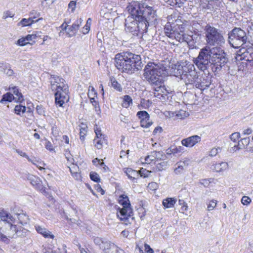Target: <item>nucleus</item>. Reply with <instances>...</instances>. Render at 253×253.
<instances>
[{
	"mask_svg": "<svg viewBox=\"0 0 253 253\" xmlns=\"http://www.w3.org/2000/svg\"><path fill=\"white\" fill-rule=\"evenodd\" d=\"M92 163L96 166L100 165L101 166H104V169H106V168L108 169V168L105 165L104 163L103 162L102 160L98 159V158L94 159L92 160Z\"/></svg>",
	"mask_w": 253,
	"mask_h": 253,
	"instance_id": "nucleus-51",
	"label": "nucleus"
},
{
	"mask_svg": "<svg viewBox=\"0 0 253 253\" xmlns=\"http://www.w3.org/2000/svg\"><path fill=\"white\" fill-rule=\"evenodd\" d=\"M9 89L12 93V94L14 95V100H15V101L21 102L24 100L21 93L19 91L18 89L16 87L14 86L9 88Z\"/></svg>",
	"mask_w": 253,
	"mask_h": 253,
	"instance_id": "nucleus-29",
	"label": "nucleus"
},
{
	"mask_svg": "<svg viewBox=\"0 0 253 253\" xmlns=\"http://www.w3.org/2000/svg\"><path fill=\"white\" fill-rule=\"evenodd\" d=\"M150 172V171L146 170V169H142L139 171V174L141 176L146 177L148 176Z\"/></svg>",
	"mask_w": 253,
	"mask_h": 253,
	"instance_id": "nucleus-63",
	"label": "nucleus"
},
{
	"mask_svg": "<svg viewBox=\"0 0 253 253\" xmlns=\"http://www.w3.org/2000/svg\"><path fill=\"white\" fill-rule=\"evenodd\" d=\"M119 202L123 207L119 209V211L117 213V216L121 220L124 221L126 224H127V222L131 223L134 219L132 216L133 211L127 196L122 195L119 197Z\"/></svg>",
	"mask_w": 253,
	"mask_h": 253,
	"instance_id": "nucleus-7",
	"label": "nucleus"
},
{
	"mask_svg": "<svg viewBox=\"0 0 253 253\" xmlns=\"http://www.w3.org/2000/svg\"><path fill=\"white\" fill-rule=\"evenodd\" d=\"M240 137V134L238 132H234V133H232L230 136V138L231 140H232V141H233L234 142H235L237 140H238V139H239Z\"/></svg>",
	"mask_w": 253,
	"mask_h": 253,
	"instance_id": "nucleus-53",
	"label": "nucleus"
},
{
	"mask_svg": "<svg viewBox=\"0 0 253 253\" xmlns=\"http://www.w3.org/2000/svg\"><path fill=\"white\" fill-rule=\"evenodd\" d=\"M94 243L98 245L100 247V248L102 249L104 253H105V249L106 248V245L109 243L110 244H114L113 243H111L110 241H107L105 239H102V238L99 237H95L93 239Z\"/></svg>",
	"mask_w": 253,
	"mask_h": 253,
	"instance_id": "nucleus-25",
	"label": "nucleus"
},
{
	"mask_svg": "<svg viewBox=\"0 0 253 253\" xmlns=\"http://www.w3.org/2000/svg\"><path fill=\"white\" fill-rule=\"evenodd\" d=\"M27 178L36 189L42 192H45V188L43 186L42 181L39 177L32 174H28Z\"/></svg>",
	"mask_w": 253,
	"mask_h": 253,
	"instance_id": "nucleus-14",
	"label": "nucleus"
},
{
	"mask_svg": "<svg viewBox=\"0 0 253 253\" xmlns=\"http://www.w3.org/2000/svg\"><path fill=\"white\" fill-rule=\"evenodd\" d=\"M181 22L179 21H176V24H173V26H175L177 28L178 31L180 32L184 33V31L185 30V25L183 24H180Z\"/></svg>",
	"mask_w": 253,
	"mask_h": 253,
	"instance_id": "nucleus-49",
	"label": "nucleus"
},
{
	"mask_svg": "<svg viewBox=\"0 0 253 253\" xmlns=\"http://www.w3.org/2000/svg\"><path fill=\"white\" fill-rule=\"evenodd\" d=\"M28 161L29 162L32 163L33 165H35L37 168H38L40 170H42L43 169V168L42 167V166H44L45 164L40 161L39 159H37L35 157H33V158H30L29 157L28 158Z\"/></svg>",
	"mask_w": 253,
	"mask_h": 253,
	"instance_id": "nucleus-32",
	"label": "nucleus"
},
{
	"mask_svg": "<svg viewBox=\"0 0 253 253\" xmlns=\"http://www.w3.org/2000/svg\"><path fill=\"white\" fill-rule=\"evenodd\" d=\"M210 52L211 57V69L218 73L228 61L226 54L220 47H210Z\"/></svg>",
	"mask_w": 253,
	"mask_h": 253,
	"instance_id": "nucleus-6",
	"label": "nucleus"
},
{
	"mask_svg": "<svg viewBox=\"0 0 253 253\" xmlns=\"http://www.w3.org/2000/svg\"><path fill=\"white\" fill-rule=\"evenodd\" d=\"M40 16V13L35 10H32L30 13V18L34 20L39 18Z\"/></svg>",
	"mask_w": 253,
	"mask_h": 253,
	"instance_id": "nucleus-55",
	"label": "nucleus"
},
{
	"mask_svg": "<svg viewBox=\"0 0 253 253\" xmlns=\"http://www.w3.org/2000/svg\"><path fill=\"white\" fill-rule=\"evenodd\" d=\"M106 248L105 249V253H126L115 244L109 243L106 245Z\"/></svg>",
	"mask_w": 253,
	"mask_h": 253,
	"instance_id": "nucleus-24",
	"label": "nucleus"
},
{
	"mask_svg": "<svg viewBox=\"0 0 253 253\" xmlns=\"http://www.w3.org/2000/svg\"><path fill=\"white\" fill-rule=\"evenodd\" d=\"M213 180L212 178L202 179L200 181V184L205 187H208Z\"/></svg>",
	"mask_w": 253,
	"mask_h": 253,
	"instance_id": "nucleus-54",
	"label": "nucleus"
},
{
	"mask_svg": "<svg viewBox=\"0 0 253 253\" xmlns=\"http://www.w3.org/2000/svg\"><path fill=\"white\" fill-rule=\"evenodd\" d=\"M128 12L138 16V20H143L148 24H155L157 20L156 11L151 6L138 1H132L127 6Z\"/></svg>",
	"mask_w": 253,
	"mask_h": 253,
	"instance_id": "nucleus-2",
	"label": "nucleus"
},
{
	"mask_svg": "<svg viewBox=\"0 0 253 253\" xmlns=\"http://www.w3.org/2000/svg\"><path fill=\"white\" fill-rule=\"evenodd\" d=\"M241 55L242 58L250 63H253V47L249 46L247 48L243 47L241 50Z\"/></svg>",
	"mask_w": 253,
	"mask_h": 253,
	"instance_id": "nucleus-19",
	"label": "nucleus"
},
{
	"mask_svg": "<svg viewBox=\"0 0 253 253\" xmlns=\"http://www.w3.org/2000/svg\"><path fill=\"white\" fill-rule=\"evenodd\" d=\"M201 140V138L200 136L195 135L182 139L181 143L183 146L187 147H192L200 142Z\"/></svg>",
	"mask_w": 253,
	"mask_h": 253,
	"instance_id": "nucleus-17",
	"label": "nucleus"
},
{
	"mask_svg": "<svg viewBox=\"0 0 253 253\" xmlns=\"http://www.w3.org/2000/svg\"><path fill=\"white\" fill-rule=\"evenodd\" d=\"M55 0H44L42 2V5L46 8H48Z\"/></svg>",
	"mask_w": 253,
	"mask_h": 253,
	"instance_id": "nucleus-58",
	"label": "nucleus"
},
{
	"mask_svg": "<svg viewBox=\"0 0 253 253\" xmlns=\"http://www.w3.org/2000/svg\"><path fill=\"white\" fill-rule=\"evenodd\" d=\"M195 95L190 92H186L184 93V100L187 104H192L193 103V99Z\"/></svg>",
	"mask_w": 253,
	"mask_h": 253,
	"instance_id": "nucleus-40",
	"label": "nucleus"
},
{
	"mask_svg": "<svg viewBox=\"0 0 253 253\" xmlns=\"http://www.w3.org/2000/svg\"><path fill=\"white\" fill-rule=\"evenodd\" d=\"M14 113L19 116H22L26 112V107L24 105H17L14 108Z\"/></svg>",
	"mask_w": 253,
	"mask_h": 253,
	"instance_id": "nucleus-41",
	"label": "nucleus"
},
{
	"mask_svg": "<svg viewBox=\"0 0 253 253\" xmlns=\"http://www.w3.org/2000/svg\"><path fill=\"white\" fill-rule=\"evenodd\" d=\"M35 227L36 231L39 234L42 235L44 238L50 239H53L54 238V236L51 234V232L44 227L38 225H35Z\"/></svg>",
	"mask_w": 253,
	"mask_h": 253,
	"instance_id": "nucleus-22",
	"label": "nucleus"
},
{
	"mask_svg": "<svg viewBox=\"0 0 253 253\" xmlns=\"http://www.w3.org/2000/svg\"><path fill=\"white\" fill-rule=\"evenodd\" d=\"M175 120L177 119H183L189 116V113L180 110L177 112H175Z\"/></svg>",
	"mask_w": 253,
	"mask_h": 253,
	"instance_id": "nucleus-39",
	"label": "nucleus"
},
{
	"mask_svg": "<svg viewBox=\"0 0 253 253\" xmlns=\"http://www.w3.org/2000/svg\"><path fill=\"white\" fill-rule=\"evenodd\" d=\"M51 88L55 93V103L62 106L68 100V86L64 79L55 76L50 78Z\"/></svg>",
	"mask_w": 253,
	"mask_h": 253,
	"instance_id": "nucleus-4",
	"label": "nucleus"
},
{
	"mask_svg": "<svg viewBox=\"0 0 253 253\" xmlns=\"http://www.w3.org/2000/svg\"><path fill=\"white\" fill-rule=\"evenodd\" d=\"M251 201V199L246 196H243L241 200V202L244 205H248Z\"/></svg>",
	"mask_w": 253,
	"mask_h": 253,
	"instance_id": "nucleus-60",
	"label": "nucleus"
},
{
	"mask_svg": "<svg viewBox=\"0 0 253 253\" xmlns=\"http://www.w3.org/2000/svg\"><path fill=\"white\" fill-rule=\"evenodd\" d=\"M83 20L81 18H80L77 20L76 22L73 24L71 27L68 28V31H67V34L68 35L69 37H72L75 35L76 33L78 30Z\"/></svg>",
	"mask_w": 253,
	"mask_h": 253,
	"instance_id": "nucleus-21",
	"label": "nucleus"
},
{
	"mask_svg": "<svg viewBox=\"0 0 253 253\" xmlns=\"http://www.w3.org/2000/svg\"><path fill=\"white\" fill-rule=\"evenodd\" d=\"M184 73L185 65L182 66L179 64L172 65L170 70V74L171 75L176 77H179L181 79H182Z\"/></svg>",
	"mask_w": 253,
	"mask_h": 253,
	"instance_id": "nucleus-18",
	"label": "nucleus"
},
{
	"mask_svg": "<svg viewBox=\"0 0 253 253\" xmlns=\"http://www.w3.org/2000/svg\"><path fill=\"white\" fill-rule=\"evenodd\" d=\"M204 30L206 41L210 45L221 46L225 43V40L218 29L207 25Z\"/></svg>",
	"mask_w": 253,
	"mask_h": 253,
	"instance_id": "nucleus-8",
	"label": "nucleus"
},
{
	"mask_svg": "<svg viewBox=\"0 0 253 253\" xmlns=\"http://www.w3.org/2000/svg\"><path fill=\"white\" fill-rule=\"evenodd\" d=\"M211 84V81L208 78V77H206V78L203 77H199L194 86H195V87L197 88H199L201 90H204L209 87Z\"/></svg>",
	"mask_w": 253,
	"mask_h": 253,
	"instance_id": "nucleus-16",
	"label": "nucleus"
},
{
	"mask_svg": "<svg viewBox=\"0 0 253 253\" xmlns=\"http://www.w3.org/2000/svg\"><path fill=\"white\" fill-rule=\"evenodd\" d=\"M28 43H29V42H27V39H26V37L19 39L16 43L17 45L19 46H24ZM30 44L31 43H30Z\"/></svg>",
	"mask_w": 253,
	"mask_h": 253,
	"instance_id": "nucleus-52",
	"label": "nucleus"
},
{
	"mask_svg": "<svg viewBox=\"0 0 253 253\" xmlns=\"http://www.w3.org/2000/svg\"><path fill=\"white\" fill-rule=\"evenodd\" d=\"M77 168H78L76 166H73L72 168H69L70 172L75 179L76 180H80L81 177L80 174L76 171H73V169H76Z\"/></svg>",
	"mask_w": 253,
	"mask_h": 253,
	"instance_id": "nucleus-43",
	"label": "nucleus"
},
{
	"mask_svg": "<svg viewBox=\"0 0 253 253\" xmlns=\"http://www.w3.org/2000/svg\"><path fill=\"white\" fill-rule=\"evenodd\" d=\"M132 103V99L130 96L126 95L124 96L123 101L122 104L123 107L127 108Z\"/></svg>",
	"mask_w": 253,
	"mask_h": 253,
	"instance_id": "nucleus-42",
	"label": "nucleus"
},
{
	"mask_svg": "<svg viewBox=\"0 0 253 253\" xmlns=\"http://www.w3.org/2000/svg\"><path fill=\"white\" fill-rule=\"evenodd\" d=\"M130 15L125 20V30L126 32L130 33L133 35H138V34H144L147 32L148 24L143 20H138V16L129 12Z\"/></svg>",
	"mask_w": 253,
	"mask_h": 253,
	"instance_id": "nucleus-5",
	"label": "nucleus"
},
{
	"mask_svg": "<svg viewBox=\"0 0 253 253\" xmlns=\"http://www.w3.org/2000/svg\"><path fill=\"white\" fill-rule=\"evenodd\" d=\"M250 142V139L249 137L242 138L240 140L238 141V144L235 145L234 147L236 148V150L245 149L249 144Z\"/></svg>",
	"mask_w": 253,
	"mask_h": 253,
	"instance_id": "nucleus-28",
	"label": "nucleus"
},
{
	"mask_svg": "<svg viewBox=\"0 0 253 253\" xmlns=\"http://www.w3.org/2000/svg\"><path fill=\"white\" fill-rule=\"evenodd\" d=\"M111 85L112 86L118 91H121L122 87L120 84H119L116 80H113L111 79Z\"/></svg>",
	"mask_w": 253,
	"mask_h": 253,
	"instance_id": "nucleus-50",
	"label": "nucleus"
},
{
	"mask_svg": "<svg viewBox=\"0 0 253 253\" xmlns=\"http://www.w3.org/2000/svg\"><path fill=\"white\" fill-rule=\"evenodd\" d=\"M217 201L212 200L210 201L207 206V210L209 211H212L216 206Z\"/></svg>",
	"mask_w": 253,
	"mask_h": 253,
	"instance_id": "nucleus-47",
	"label": "nucleus"
},
{
	"mask_svg": "<svg viewBox=\"0 0 253 253\" xmlns=\"http://www.w3.org/2000/svg\"><path fill=\"white\" fill-rule=\"evenodd\" d=\"M137 116L140 120V125L142 127L148 128L153 122L150 119L149 114L145 111H140L137 112Z\"/></svg>",
	"mask_w": 253,
	"mask_h": 253,
	"instance_id": "nucleus-13",
	"label": "nucleus"
},
{
	"mask_svg": "<svg viewBox=\"0 0 253 253\" xmlns=\"http://www.w3.org/2000/svg\"><path fill=\"white\" fill-rule=\"evenodd\" d=\"M3 232L6 234L9 240L11 239L16 238L23 235L22 231L18 229L16 225H13L11 223L8 224V226L5 228Z\"/></svg>",
	"mask_w": 253,
	"mask_h": 253,
	"instance_id": "nucleus-12",
	"label": "nucleus"
},
{
	"mask_svg": "<svg viewBox=\"0 0 253 253\" xmlns=\"http://www.w3.org/2000/svg\"><path fill=\"white\" fill-rule=\"evenodd\" d=\"M221 148L219 147L212 148L209 152V156L211 157L215 156L218 153L220 152Z\"/></svg>",
	"mask_w": 253,
	"mask_h": 253,
	"instance_id": "nucleus-45",
	"label": "nucleus"
},
{
	"mask_svg": "<svg viewBox=\"0 0 253 253\" xmlns=\"http://www.w3.org/2000/svg\"><path fill=\"white\" fill-rule=\"evenodd\" d=\"M17 217L19 223L21 225H25L28 223L29 218L27 215L25 213H19L17 214Z\"/></svg>",
	"mask_w": 253,
	"mask_h": 253,
	"instance_id": "nucleus-38",
	"label": "nucleus"
},
{
	"mask_svg": "<svg viewBox=\"0 0 253 253\" xmlns=\"http://www.w3.org/2000/svg\"><path fill=\"white\" fill-rule=\"evenodd\" d=\"M128 177L130 179H135L136 176H138V172L130 168H126L124 170Z\"/></svg>",
	"mask_w": 253,
	"mask_h": 253,
	"instance_id": "nucleus-35",
	"label": "nucleus"
},
{
	"mask_svg": "<svg viewBox=\"0 0 253 253\" xmlns=\"http://www.w3.org/2000/svg\"><path fill=\"white\" fill-rule=\"evenodd\" d=\"M247 36L246 32L241 28H235L228 34V42L230 45L237 48L246 43Z\"/></svg>",
	"mask_w": 253,
	"mask_h": 253,
	"instance_id": "nucleus-10",
	"label": "nucleus"
},
{
	"mask_svg": "<svg viewBox=\"0 0 253 253\" xmlns=\"http://www.w3.org/2000/svg\"><path fill=\"white\" fill-rule=\"evenodd\" d=\"M89 176L90 179L96 182H98L100 180V177L96 172L91 171L90 173Z\"/></svg>",
	"mask_w": 253,
	"mask_h": 253,
	"instance_id": "nucleus-46",
	"label": "nucleus"
},
{
	"mask_svg": "<svg viewBox=\"0 0 253 253\" xmlns=\"http://www.w3.org/2000/svg\"><path fill=\"white\" fill-rule=\"evenodd\" d=\"M0 217L1 220L6 221L9 224L14 221V217L3 209H0Z\"/></svg>",
	"mask_w": 253,
	"mask_h": 253,
	"instance_id": "nucleus-26",
	"label": "nucleus"
},
{
	"mask_svg": "<svg viewBox=\"0 0 253 253\" xmlns=\"http://www.w3.org/2000/svg\"><path fill=\"white\" fill-rule=\"evenodd\" d=\"M199 76L194 65L192 63H186L185 65V73L181 80H183L186 85L194 86Z\"/></svg>",
	"mask_w": 253,
	"mask_h": 253,
	"instance_id": "nucleus-11",
	"label": "nucleus"
},
{
	"mask_svg": "<svg viewBox=\"0 0 253 253\" xmlns=\"http://www.w3.org/2000/svg\"><path fill=\"white\" fill-rule=\"evenodd\" d=\"M41 20H43L42 18H39L38 19L36 20H32V19H30V17L28 19L23 18L18 23V25H21L23 27L28 26L32 25L33 23L35 22H37Z\"/></svg>",
	"mask_w": 253,
	"mask_h": 253,
	"instance_id": "nucleus-31",
	"label": "nucleus"
},
{
	"mask_svg": "<svg viewBox=\"0 0 253 253\" xmlns=\"http://www.w3.org/2000/svg\"><path fill=\"white\" fill-rule=\"evenodd\" d=\"M116 67L123 72L131 74L142 68L140 55L131 52H124L116 55Z\"/></svg>",
	"mask_w": 253,
	"mask_h": 253,
	"instance_id": "nucleus-1",
	"label": "nucleus"
},
{
	"mask_svg": "<svg viewBox=\"0 0 253 253\" xmlns=\"http://www.w3.org/2000/svg\"><path fill=\"white\" fill-rule=\"evenodd\" d=\"M210 169L211 170L216 172H223L228 169V164L225 162L220 163L212 162L210 165Z\"/></svg>",
	"mask_w": 253,
	"mask_h": 253,
	"instance_id": "nucleus-20",
	"label": "nucleus"
},
{
	"mask_svg": "<svg viewBox=\"0 0 253 253\" xmlns=\"http://www.w3.org/2000/svg\"><path fill=\"white\" fill-rule=\"evenodd\" d=\"M173 28H174V30L172 31V33H170L171 35H170V38H174L179 42H183L185 38L184 33H182L178 31L175 26H173Z\"/></svg>",
	"mask_w": 253,
	"mask_h": 253,
	"instance_id": "nucleus-23",
	"label": "nucleus"
},
{
	"mask_svg": "<svg viewBox=\"0 0 253 253\" xmlns=\"http://www.w3.org/2000/svg\"><path fill=\"white\" fill-rule=\"evenodd\" d=\"M183 147L180 146L174 148H170V151H171V152L173 154L181 152L183 151Z\"/></svg>",
	"mask_w": 253,
	"mask_h": 253,
	"instance_id": "nucleus-61",
	"label": "nucleus"
},
{
	"mask_svg": "<svg viewBox=\"0 0 253 253\" xmlns=\"http://www.w3.org/2000/svg\"><path fill=\"white\" fill-rule=\"evenodd\" d=\"M166 2L171 6L180 7L183 6L186 0H164Z\"/></svg>",
	"mask_w": 253,
	"mask_h": 253,
	"instance_id": "nucleus-34",
	"label": "nucleus"
},
{
	"mask_svg": "<svg viewBox=\"0 0 253 253\" xmlns=\"http://www.w3.org/2000/svg\"><path fill=\"white\" fill-rule=\"evenodd\" d=\"M178 203L180 205L182 206V207L181 208V210L182 212L183 213L187 210V209H188L187 204L183 200H179L178 201Z\"/></svg>",
	"mask_w": 253,
	"mask_h": 253,
	"instance_id": "nucleus-57",
	"label": "nucleus"
},
{
	"mask_svg": "<svg viewBox=\"0 0 253 253\" xmlns=\"http://www.w3.org/2000/svg\"><path fill=\"white\" fill-rule=\"evenodd\" d=\"M14 95L12 93L8 92L2 95V97L0 100V102L2 104H5V102H11L14 100Z\"/></svg>",
	"mask_w": 253,
	"mask_h": 253,
	"instance_id": "nucleus-37",
	"label": "nucleus"
},
{
	"mask_svg": "<svg viewBox=\"0 0 253 253\" xmlns=\"http://www.w3.org/2000/svg\"><path fill=\"white\" fill-rule=\"evenodd\" d=\"M80 139L84 141V137L86 135L87 130V126L86 124L82 123L80 126Z\"/></svg>",
	"mask_w": 253,
	"mask_h": 253,
	"instance_id": "nucleus-36",
	"label": "nucleus"
},
{
	"mask_svg": "<svg viewBox=\"0 0 253 253\" xmlns=\"http://www.w3.org/2000/svg\"><path fill=\"white\" fill-rule=\"evenodd\" d=\"M164 115L166 117L175 120V112L166 111L164 113Z\"/></svg>",
	"mask_w": 253,
	"mask_h": 253,
	"instance_id": "nucleus-64",
	"label": "nucleus"
},
{
	"mask_svg": "<svg viewBox=\"0 0 253 253\" xmlns=\"http://www.w3.org/2000/svg\"><path fill=\"white\" fill-rule=\"evenodd\" d=\"M94 130L96 134L95 137L105 136L104 135H103L102 134L101 128L99 127H98L97 125H95L94 126Z\"/></svg>",
	"mask_w": 253,
	"mask_h": 253,
	"instance_id": "nucleus-59",
	"label": "nucleus"
},
{
	"mask_svg": "<svg viewBox=\"0 0 253 253\" xmlns=\"http://www.w3.org/2000/svg\"><path fill=\"white\" fill-rule=\"evenodd\" d=\"M165 155L162 151H154L150 153L145 158V162L147 164H150L156 160H164Z\"/></svg>",
	"mask_w": 253,
	"mask_h": 253,
	"instance_id": "nucleus-15",
	"label": "nucleus"
},
{
	"mask_svg": "<svg viewBox=\"0 0 253 253\" xmlns=\"http://www.w3.org/2000/svg\"><path fill=\"white\" fill-rule=\"evenodd\" d=\"M154 94L156 97L159 98L162 101H165L168 98V97H165V96L162 95L160 92L155 91H154Z\"/></svg>",
	"mask_w": 253,
	"mask_h": 253,
	"instance_id": "nucleus-62",
	"label": "nucleus"
},
{
	"mask_svg": "<svg viewBox=\"0 0 253 253\" xmlns=\"http://www.w3.org/2000/svg\"><path fill=\"white\" fill-rule=\"evenodd\" d=\"M163 81L159 85H153L154 86V90L158 92H160L162 94V95L165 96V97H167L168 94L171 92V90L167 89L165 85H163Z\"/></svg>",
	"mask_w": 253,
	"mask_h": 253,
	"instance_id": "nucleus-27",
	"label": "nucleus"
},
{
	"mask_svg": "<svg viewBox=\"0 0 253 253\" xmlns=\"http://www.w3.org/2000/svg\"><path fill=\"white\" fill-rule=\"evenodd\" d=\"M176 203V200L172 198H167L163 201V206L166 208H170L173 207Z\"/></svg>",
	"mask_w": 253,
	"mask_h": 253,
	"instance_id": "nucleus-33",
	"label": "nucleus"
},
{
	"mask_svg": "<svg viewBox=\"0 0 253 253\" xmlns=\"http://www.w3.org/2000/svg\"><path fill=\"white\" fill-rule=\"evenodd\" d=\"M164 30L166 35L170 38V35H171L170 33H172V31H174V28H173V26H172L170 24H168L166 25Z\"/></svg>",
	"mask_w": 253,
	"mask_h": 253,
	"instance_id": "nucleus-44",
	"label": "nucleus"
},
{
	"mask_svg": "<svg viewBox=\"0 0 253 253\" xmlns=\"http://www.w3.org/2000/svg\"><path fill=\"white\" fill-rule=\"evenodd\" d=\"M91 24V19L88 18L86 21L85 25L83 28V33L84 34H86L88 33L90 30V26Z\"/></svg>",
	"mask_w": 253,
	"mask_h": 253,
	"instance_id": "nucleus-48",
	"label": "nucleus"
},
{
	"mask_svg": "<svg viewBox=\"0 0 253 253\" xmlns=\"http://www.w3.org/2000/svg\"><path fill=\"white\" fill-rule=\"evenodd\" d=\"M194 63L201 71L207 70L211 66V57L210 52V47L206 46L202 48L198 57L194 59Z\"/></svg>",
	"mask_w": 253,
	"mask_h": 253,
	"instance_id": "nucleus-9",
	"label": "nucleus"
},
{
	"mask_svg": "<svg viewBox=\"0 0 253 253\" xmlns=\"http://www.w3.org/2000/svg\"><path fill=\"white\" fill-rule=\"evenodd\" d=\"M0 241H2L7 244L10 242L9 239L7 237L6 234H3L0 232Z\"/></svg>",
	"mask_w": 253,
	"mask_h": 253,
	"instance_id": "nucleus-56",
	"label": "nucleus"
},
{
	"mask_svg": "<svg viewBox=\"0 0 253 253\" xmlns=\"http://www.w3.org/2000/svg\"><path fill=\"white\" fill-rule=\"evenodd\" d=\"M167 69L162 64L149 62L144 69L145 79L152 85H159L163 81V75L167 74Z\"/></svg>",
	"mask_w": 253,
	"mask_h": 253,
	"instance_id": "nucleus-3",
	"label": "nucleus"
},
{
	"mask_svg": "<svg viewBox=\"0 0 253 253\" xmlns=\"http://www.w3.org/2000/svg\"><path fill=\"white\" fill-rule=\"evenodd\" d=\"M106 141L105 136L95 137L93 140V144L96 148L100 149L102 148L103 144L106 143Z\"/></svg>",
	"mask_w": 253,
	"mask_h": 253,
	"instance_id": "nucleus-30",
	"label": "nucleus"
}]
</instances>
